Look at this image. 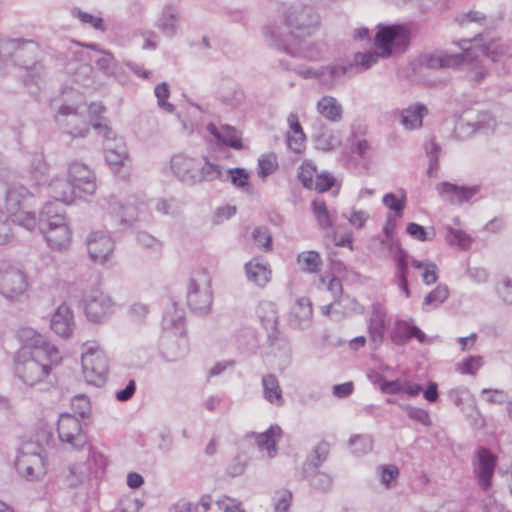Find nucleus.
I'll return each instance as SVG.
<instances>
[{
    "instance_id": "4",
    "label": "nucleus",
    "mask_w": 512,
    "mask_h": 512,
    "mask_svg": "<svg viewBox=\"0 0 512 512\" xmlns=\"http://www.w3.org/2000/svg\"><path fill=\"white\" fill-rule=\"evenodd\" d=\"M284 17L286 24L284 28H266L265 37L269 43L271 31L282 33V39L296 41L298 38L310 36L320 24V17L313 7L305 5L289 7Z\"/></svg>"
},
{
    "instance_id": "29",
    "label": "nucleus",
    "mask_w": 512,
    "mask_h": 512,
    "mask_svg": "<svg viewBox=\"0 0 512 512\" xmlns=\"http://www.w3.org/2000/svg\"><path fill=\"white\" fill-rule=\"evenodd\" d=\"M258 317L269 332L268 338L271 342L278 338V312L276 305L270 301H262L257 308Z\"/></svg>"
},
{
    "instance_id": "32",
    "label": "nucleus",
    "mask_w": 512,
    "mask_h": 512,
    "mask_svg": "<svg viewBox=\"0 0 512 512\" xmlns=\"http://www.w3.org/2000/svg\"><path fill=\"white\" fill-rule=\"evenodd\" d=\"M289 131L286 135V142L289 149L295 153H301L305 147L306 135L302 129L298 115L290 113L287 118Z\"/></svg>"
},
{
    "instance_id": "52",
    "label": "nucleus",
    "mask_w": 512,
    "mask_h": 512,
    "mask_svg": "<svg viewBox=\"0 0 512 512\" xmlns=\"http://www.w3.org/2000/svg\"><path fill=\"white\" fill-rule=\"evenodd\" d=\"M16 461L25 462V465L36 468L38 473H46L45 461L39 452H26L21 450L16 458Z\"/></svg>"
},
{
    "instance_id": "63",
    "label": "nucleus",
    "mask_w": 512,
    "mask_h": 512,
    "mask_svg": "<svg viewBox=\"0 0 512 512\" xmlns=\"http://www.w3.org/2000/svg\"><path fill=\"white\" fill-rule=\"evenodd\" d=\"M400 407L406 411L407 416L413 421H416L424 426L431 425V419L428 411L410 405H400Z\"/></svg>"
},
{
    "instance_id": "44",
    "label": "nucleus",
    "mask_w": 512,
    "mask_h": 512,
    "mask_svg": "<svg viewBox=\"0 0 512 512\" xmlns=\"http://www.w3.org/2000/svg\"><path fill=\"white\" fill-rule=\"evenodd\" d=\"M304 477L309 481L310 486L320 492H328L333 485V478L331 475L318 470H310L304 473Z\"/></svg>"
},
{
    "instance_id": "62",
    "label": "nucleus",
    "mask_w": 512,
    "mask_h": 512,
    "mask_svg": "<svg viewBox=\"0 0 512 512\" xmlns=\"http://www.w3.org/2000/svg\"><path fill=\"white\" fill-rule=\"evenodd\" d=\"M71 408L75 414H78L84 419L88 417L91 412L90 400L85 395H76L71 400Z\"/></svg>"
},
{
    "instance_id": "9",
    "label": "nucleus",
    "mask_w": 512,
    "mask_h": 512,
    "mask_svg": "<svg viewBox=\"0 0 512 512\" xmlns=\"http://www.w3.org/2000/svg\"><path fill=\"white\" fill-rule=\"evenodd\" d=\"M165 339L167 341V355L171 360L184 357L189 351V342L185 334L184 318L181 315L163 318Z\"/></svg>"
},
{
    "instance_id": "60",
    "label": "nucleus",
    "mask_w": 512,
    "mask_h": 512,
    "mask_svg": "<svg viewBox=\"0 0 512 512\" xmlns=\"http://www.w3.org/2000/svg\"><path fill=\"white\" fill-rule=\"evenodd\" d=\"M138 244L155 254H160L162 250V242L147 232H139L137 234Z\"/></svg>"
},
{
    "instance_id": "57",
    "label": "nucleus",
    "mask_w": 512,
    "mask_h": 512,
    "mask_svg": "<svg viewBox=\"0 0 512 512\" xmlns=\"http://www.w3.org/2000/svg\"><path fill=\"white\" fill-rule=\"evenodd\" d=\"M254 243L265 252L272 250V236L266 227H256L252 232Z\"/></svg>"
},
{
    "instance_id": "61",
    "label": "nucleus",
    "mask_w": 512,
    "mask_h": 512,
    "mask_svg": "<svg viewBox=\"0 0 512 512\" xmlns=\"http://www.w3.org/2000/svg\"><path fill=\"white\" fill-rule=\"evenodd\" d=\"M449 296V291L446 286L438 285L424 298L423 305H431L438 307L442 304Z\"/></svg>"
},
{
    "instance_id": "18",
    "label": "nucleus",
    "mask_w": 512,
    "mask_h": 512,
    "mask_svg": "<svg viewBox=\"0 0 512 512\" xmlns=\"http://www.w3.org/2000/svg\"><path fill=\"white\" fill-rule=\"evenodd\" d=\"M84 311L91 322L98 323L114 312V302L110 296L102 292H95L86 300Z\"/></svg>"
},
{
    "instance_id": "15",
    "label": "nucleus",
    "mask_w": 512,
    "mask_h": 512,
    "mask_svg": "<svg viewBox=\"0 0 512 512\" xmlns=\"http://www.w3.org/2000/svg\"><path fill=\"white\" fill-rule=\"evenodd\" d=\"M22 52H28L31 57L38 54L39 46L32 40H25L21 38L17 39H0V59L7 61L12 59L14 64H26V60L23 59Z\"/></svg>"
},
{
    "instance_id": "50",
    "label": "nucleus",
    "mask_w": 512,
    "mask_h": 512,
    "mask_svg": "<svg viewBox=\"0 0 512 512\" xmlns=\"http://www.w3.org/2000/svg\"><path fill=\"white\" fill-rule=\"evenodd\" d=\"M349 445L354 455L361 456L372 450L373 441L368 435H353L349 439Z\"/></svg>"
},
{
    "instance_id": "53",
    "label": "nucleus",
    "mask_w": 512,
    "mask_h": 512,
    "mask_svg": "<svg viewBox=\"0 0 512 512\" xmlns=\"http://www.w3.org/2000/svg\"><path fill=\"white\" fill-rule=\"evenodd\" d=\"M278 168L277 157L274 153L262 155L258 160V176L265 179Z\"/></svg>"
},
{
    "instance_id": "41",
    "label": "nucleus",
    "mask_w": 512,
    "mask_h": 512,
    "mask_svg": "<svg viewBox=\"0 0 512 512\" xmlns=\"http://www.w3.org/2000/svg\"><path fill=\"white\" fill-rule=\"evenodd\" d=\"M449 400L462 412L470 414L475 408L474 396L466 387H456L448 392Z\"/></svg>"
},
{
    "instance_id": "37",
    "label": "nucleus",
    "mask_w": 512,
    "mask_h": 512,
    "mask_svg": "<svg viewBox=\"0 0 512 512\" xmlns=\"http://www.w3.org/2000/svg\"><path fill=\"white\" fill-rule=\"evenodd\" d=\"M246 276L249 281L255 283L259 287L265 286L271 276L268 264L254 258L245 265Z\"/></svg>"
},
{
    "instance_id": "56",
    "label": "nucleus",
    "mask_w": 512,
    "mask_h": 512,
    "mask_svg": "<svg viewBox=\"0 0 512 512\" xmlns=\"http://www.w3.org/2000/svg\"><path fill=\"white\" fill-rule=\"evenodd\" d=\"M447 231V241L449 242V244L457 245L461 249H468L471 246L473 239L465 231L460 229H454L451 227H449Z\"/></svg>"
},
{
    "instance_id": "28",
    "label": "nucleus",
    "mask_w": 512,
    "mask_h": 512,
    "mask_svg": "<svg viewBox=\"0 0 512 512\" xmlns=\"http://www.w3.org/2000/svg\"><path fill=\"white\" fill-rule=\"evenodd\" d=\"M428 115V108L422 103H413L399 111V122L404 129L413 131L423 126V118Z\"/></svg>"
},
{
    "instance_id": "49",
    "label": "nucleus",
    "mask_w": 512,
    "mask_h": 512,
    "mask_svg": "<svg viewBox=\"0 0 512 512\" xmlns=\"http://www.w3.org/2000/svg\"><path fill=\"white\" fill-rule=\"evenodd\" d=\"M71 14L73 17L77 18L81 23L89 25L97 31H106V26L102 17L92 15L88 12H84L79 8H73L71 10Z\"/></svg>"
},
{
    "instance_id": "39",
    "label": "nucleus",
    "mask_w": 512,
    "mask_h": 512,
    "mask_svg": "<svg viewBox=\"0 0 512 512\" xmlns=\"http://www.w3.org/2000/svg\"><path fill=\"white\" fill-rule=\"evenodd\" d=\"M317 111L331 122H339L343 117V108L333 96H323L317 102Z\"/></svg>"
},
{
    "instance_id": "47",
    "label": "nucleus",
    "mask_w": 512,
    "mask_h": 512,
    "mask_svg": "<svg viewBox=\"0 0 512 512\" xmlns=\"http://www.w3.org/2000/svg\"><path fill=\"white\" fill-rule=\"evenodd\" d=\"M392 254L395 262V273L396 279L408 278L410 256L403 248H397Z\"/></svg>"
},
{
    "instance_id": "58",
    "label": "nucleus",
    "mask_w": 512,
    "mask_h": 512,
    "mask_svg": "<svg viewBox=\"0 0 512 512\" xmlns=\"http://www.w3.org/2000/svg\"><path fill=\"white\" fill-rule=\"evenodd\" d=\"M227 178H230L231 183L244 191L250 189L249 175L243 168H232L228 170Z\"/></svg>"
},
{
    "instance_id": "14",
    "label": "nucleus",
    "mask_w": 512,
    "mask_h": 512,
    "mask_svg": "<svg viewBox=\"0 0 512 512\" xmlns=\"http://www.w3.org/2000/svg\"><path fill=\"white\" fill-rule=\"evenodd\" d=\"M200 160L185 153H178L171 157L170 170L180 182L194 186L197 184Z\"/></svg>"
},
{
    "instance_id": "36",
    "label": "nucleus",
    "mask_w": 512,
    "mask_h": 512,
    "mask_svg": "<svg viewBox=\"0 0 512 512\" xmlns=\"http://www.w3.org/2000/svg\"><path fill=\"white\" fill-rule=\"evenodd\" d=\"M23 59L26 60V64H16L21 69L24 70V74L21 76L23 77L24 84L26 86L30 84L39 85L42 75L44 74V66L40 63L35 61V58L37 54L33 57L32 60H30L31 55L28 52H22Z\"/></svg>"
},
{
    "instance_id": "17",
    "label": "nucleus",
    "mask_w": 512,
    "mask_h": 512,
    "mask_svg": "<svg viewBox=\"0 0 512 512\" xmlns=\"http://www.w3.org/2000/svg\"><path fill=\"white\" fill-rule=\"evenodd\" d=\"M87 249L94 262L104 264L113 253L114 242L105 231H93L87 237Z\"/></svg>"
},
{
    "instance_id": "20",
    "label": "nucleus",
    "mask_w": 512,
    "mask_h": 512,
    "mask_svg": "<svg viewBox=\"0 0 512 512\" xmlns=\"http://www.w3.org/2000/svg\"><path fill=\"white\" fill-rule=\"evenodd\" d=\"M69 179L76 190L92 195L96 190L95 173L84 163L73 161L68 169Z\"/></svg>"
},
{
    "instance_id": "26",
    "label": "nucleus",
    "mask_w": 512,
    "mask_h": 512,
    "mask_svg": "<svg viewBox=\"0 0 512 512\" xmlns=\"http://www.w3.org/2000/svg\"><path fill=\"white\" fill-rule=\"evenodd\" d=\"M74 317L70 307L63 303L61 304L51 318V329L62 338H69L74 330Z\"/></svg>"
},
{
    "instance_id": "38",
    "label": "nucleus",
    "mask_w": 512,
    "mask_h": 512,
    "mask_svg": "<svg viewBox=\"0 0 512 512\" xmlns=\"http://www.w3.org/2000/svg\"><path fill=\"white\" fill-rule=\"evenodd\" d=\"M218 98L226 105L236 107L244 100V94L232 80H223L217 90Z\"/></svg>"
},
{
    "instance_id": "6",
    "label": "nucleus",
    "mask_w": 512,
    "mask_h": 512,
    "mask_svg": "<svg viewBox=\"0 0 512 512\" xmlns=\"http://www.w3.org/2000/svg\"><path fill=\"white\" fill-rule=\"evenodd\" d=\"M32 194L29 190L19 184H11L6 191V208L11 214V221L28 231H33L37 225V219L34 213L21 210L24 203Z\"/></svg>"
},
{
    "instance_id": "33",
    "label": "nucleus",
    "mask_w": 512,
    "mask_h": 512,
    "mask_svg": "<svg viewBox=\"0 0 512 512\" xmlns=\"http://www.w3.org/2000/svg\"><path fill=\"white\" fill-rule=\"evenodd\" d=\"M313 315L312 303L309 298H299L290 313V324L296 328H305L309 325Z\"/></svg>"
},
{
    "instance_id": "40",
    "label": "nucleus",
    "mask_w": 512,
    "mask_h": 512,
    "mask_svg": "<svg viewBox=\"0 0 512 512\" xmlns=\"http://www.w3.org/2000/svg\"><path fill=\"white\" fill-rule=\"evenodd\" d=\"M262 387L264 398L271 404L282 406L284 399L279 381L273 374H267L262 377Z\"/></svg>"
},
{
    "instance_id": "30",
    "label": "nucleus",
    "mask_w": 512,
    "mask_h": 512,
    "mask_svg": "<svg viewBox=\"0 0 512 512\" xmlns=\"http://www.w3.org/2000/svg\"><path fill=\"white\" fill-rule=\"evenodd\" d=\"M47 189L49 194L55 199L53 203L60 205L62 211H64L63 203L73 202L76 194V189L70 179L67 181L55 178L48 184Z\"/></svg>"
},
{
    "instance_id": "21",
    "label": "nucleus",
    "mask_w": 512,
    "mask_h": 512,
    "mask_svg": "<svg viewBox=\"0 0 512 512\" xmlns=\"http://www.w3.org/2000/svg\"><path fill=\"white\" fill-rule=\"evenodd\" d=\"M439 196L450 204H463L472 199L478 192L479 186H460L448 181L438 183L435 187Z\"/></svg>"
},
{
    "instance_id": "35",
    "label": "nucleus",
    "mask_w": 512,
    "mask_h": 512,
    "mask_svg": "<svg viewBox=\"0 0 512 512\" xmlns=\"http://www.w3.org/2000/svg\"><path fill=\"white\" fill-rule=\"evenodd\" d=\"M206 129L219 143L225 144L234 149L242 148L241 139L234 127L222 125L219 128L214 123H209L206 126Z\"/></svg>"
},
{
    "instance_id": "16",
    "label": "nucleus",
    "mask_w": 512,
    "mask_h": 512,
    "mask_svg": "<svg viewBox=\"0 0 512 512\" xmlns=\"http://www.w3.org/2000/svg\"><path fill=\"white\" fill-rule=\"evenodd\" d=\"M472 40H462L461 49L463 53L464 61L460 64L466 72V77L469 82L476 85L481 83L488 75L487 69L479 60V54L476 49L467 47L465 44L471 43Z\"/></svg>"
},
{
    "instance_id": "23",
    "label": "nucleus",
    "mask_w": 512,
    "mask_h": 512,
    "mask_svg": "<svg viewBox=\"0 0 512 512\" xmlns=\"http://www.w3.org/2000/svg\"><path fill=\"white\" fill-rule=\"evenodd\" d=\"M387 327V310L381 303H373L368 319V334L375 347L380 346L385 337Z\"/></svg>"
},
{
    "instance_id": "31",
    "label": "nucleus",
    "mask_w": 512,
    "mask_h": 512,
    "mask_svg": "<svg viewBox=\"0 0 512 512\" xmlns=\"http://www.w3.org/2000/svg\"><path fill=\"white\" fill-rule=\"evenodd\" d=\"M111 218L115 221L119 230H124L132 226L133 222L137 220L138 209L133 204L126 206L119 202H112L110 204Z\"/></svg>"
},
{
    "instance_id": "3",
    "label": "nucleus",
    "mask_w": 512,
    "mask_h": 512,
    "mask_svg": "<svg viewBox=\"0 0 512 512\" xmlns=\"http://www.w3.org/2000/svg\"><path fill=\"white\" fill-rule=\"evenodd\" d=\"M415 29L414 22L377 24L374 45L380 51L381 58L405 53L411 45Z\"/></svg>"
},
{
    "instance_id": "24",
    "label": "nucleus",
    "mask_w": 512,
    "mask_h": 512,
    "mask_svg": "<svg viewBox=\"0 0 512 512\" xmlns=\"http://www.w3.org/2000/svg\"><path fill=\"white\" fill-rule=\"evenodd\" d=\"M180 22V9L174 4H167L156 21V27L164 36L173 38L178 32Z\"/></svg>"
},
{
    "instance_id": "11",
    "label": "nucleus",
    "mask_w": 512,
    "mask_h": 512,
    "mask_svg": "<svg viewBox=\"0 0 512 512\" xmlns=\"http://www.w3.org/2000/svg\"><path fill=\"white\" fill-rule=\"evenodd\" d=\"M306 37L296 41L282 39V33L270 32V45L293 57H301L311 61L319 60L323 55V49L318 43L306 41Z\"/></svg>"
},
{
    "instance_id": "45",
    "label": "nucleus",
    "mask_w": 512,
    "mask_h": 512,
    "mask_svg": "<svg viewBox=\"0 0 512 512\" xmlns=\"http://www.w3.org/2000/svg\"><path fill=\"white\" fill-rule=\"evenodd\" d=\"M216 179H223L221 167L204 157L203 160H200L197 184L203 181H214Z\"/></svg>"
},
{
    "instance_id": "34",
    "label": "nucleus",
    "mask_w": 512,
    "mask_h": 512,
    "mask_svg": "<svg viewBox=\"0 0 512 512\" xmlns=\"http://www.w3.org/2000/svg\"><path fill=\"white\" fill-rule=\"evenodd\" d=\"M255 437L257 447L266 450L268 457L273 458L277 454L276 443L282 436V429L278 425H271L265 432L252 433Z\"/></svg>"
},
{
    "instance_id": "51",
    "label": "nucleus",
    "mask_w": 512,
    "mask_h": 512,
    "mask_svg": "<svg viewBox=\"0 0 512 512\" xmlns=\"http://www.w3.org/2000/svg\"><path fill=\"white\" fill-rule=\"evenodd\" d=\"M497 297L505 305H512V278L504 276L494 285Z\"/></svg>"
},
{
    "instance_id": "25",
    "label": "nucleus",
    "mask_w": 512,
    "mask_h": 512,
    "mask_svg": "<svg viewBox=\"0 0 512 512\" xmlns=\"http://www.w3.org/2000/svg\"><path fill=\"white\" fill-rule=\"evenodd\" d=\"M352 68V64L345 65L341 63L320 66L319 85L328 90L334 89L344 83L346 74Z\"/></svg>"
},
{
    "instance_id": "43",
    "label": "nucleus",
    "mask_w": 512,
    "mask_h": 512,
    "mask_svg": "<svg viewBox=\"0 0 512 512\" xmlns=\"http://www.w3.org/2000/svg\"><path fill=\"white\" fill-rule=\"evenodd\" d=\"M330 452V445L326 441L319 442L313 449L311 457L303 465V473L310 470H317L327 459Z\"/></svg>"
},
{
    "instance_id": "2",
    "label": "nucleus",
    "mask_w": 512,
    "mask_h": 512,
    "mask_svg": "<svg viewBox=\"0 0 512 512\" xmlns=\"http://www.w3.org/2000/svg\"><path fill=\"white\" fill-rule=\"evenodd\" d=\"M36 227L44 235L51 249L63 251L70 246L72 233L65 211H62L60 205L46 203L39 214Z\"/></svg>"
},
{
    "instance_id": "59",
    "label": "nucleus",
    "mask_w": 512,
    "mask_h": 512,
    "mask_svg": "<svg viewBox=\"0 0 512 512\" xmlns=\"http://www.w3.org/2000/svg\"><path fill=\"white\" fill-rule=\"evenodd\" d=\"M274 512H288L292 502V493L287 489H280L273 496Z\"/></svg>"
},
{
    "instance_id": "48",
    "label": "nucleus",
    "mask_w": 512,
    "mask_h": 512,
    "mask_svg": "<svg viewBox=\"0 0 512 512\" xmlns=\"http://www.w3.org/2000/svg\"><path fill=\"white\" fill-rule=\"evenodd\" d=\"M341 144V139L331 130H324L315 138L316 148L322 151H331Z\"/></svg>"
},
{
    "instance_id": "1",
    "label": "nucleus",
    "mask_w": 512,
    "mask_h": 512,
    "mask_svg": "<svg viewBox=\"0 0 512 512\" xmlns=\"http://www.w3.org/2000/svg\"><path fill=\"white\" fill-rule=\"evenodd\" d=\"M26 344L16 354L15 374L28 386L50 385L51 373L61 362L58 348L33 329L22 331Z\"/></svg>"
},
{
    "instance_id": "10",
    "label": "nucleus",
    "mask_w": 512,
    "mask_h": 512,
    "mask_svg": "<svg viewBox=\"0 0 512 512\" xmlns=\"http://www.w3.org/2000/svg\"><path fill=\"white\" fill-rule=\"evenodd\" d=\"M57 433L60 442L66 449L80 451L88 445V436L82 421L70 413L60 415Z\"/></svg>"
},
{
    "instance_id": "27",
    "label": "nucleus",
    "mask_w": 512,
    "mask_h": 512,
    "mask_svg": "<svg viewBox=\"0 0 512 512\" xmlns=\"http://www.w3.org/2000/svg\"><path fill=\"white\" fill-rule=\"evenodd\" d=\"M463 61V55L449 54L444 51L426 53L421 57V64L428 69L456 68Z\"/></svg>"
},
{
    "instance_id": "22",
    "label": "nucleus",
    "mask_w": 512,
    "mask_h": 512,
    "mask_svg": "<svg viewBox=\"0 0 512 512\" xmlns=\"http://www.w3.org/2000/svg\"><path fill=\"white\" fill-rule=\"evenodd\" d=\"M476 456L477 461L474 462V471L480 487L486 491L491 486L497 458L485 447H480L477 450Z\"/></svg>"
},
{
    "instance_id": "13",
    "label": "nucleus",
    "mask_w": 512,
    "mask_h": 512,
    "mask_svg": "<svg viewBox=\"0 0 512 512\" xmlns=\"http://www.w3.org/2000/svg\"><path fill=\"white\" fill-rule=\"evenodd\" d=\"M55 119L64 131L72 137H85L89 132L86 117L79 111L78 106L61 105Z\"/></svg>"
},
{
    "instance_id": "64",
    "label": "nucleus",
    "mask_w": 512,
    "mask_h": 512,
    "mask_svg": "<svg viewBox=\"0 0 512 512\" xmlns=\"http://www.w3.org/2000/svg\"><path fill=\"white\" fill-rule=\"evenodd\" d=\"M481 366V356H469L457 365V370L461 374L475 375L476 372L481 368Z\"/></svg>"
},
{
    "instance_id": "8",
    "label": "nucleus",
    "mask_w": 512,
    "mask_h": 512,
    "mask_svg": "<svg viewBox=\"0 0 512 512\" xmlns=\"http://www.w3.org/2000/svg\"><path fill=\"white\" fill-rule=\"evenodd\" d=\"M213 302L211 280L205 271H198L192 275L187 289V303L190 309L198 314L210 311Z\"/></svg>"
},
{
    "instance_id": "19",
    "label": "nucleus",
    "mask_w": 512,
    "mask_h": 512,
    "mask_svg": "<svg viewBox=\"0 0 512 512\" xmlns=\"http://www.w3.org/2000/svg\"><path fill=\"white\" fill-rule=\"evenodd\" d=\"M389 338L396 346H404L415 338L420 343L427 341L426 334L413 321L397 319L389 333Z\"/></svg>"
},
{
    "instance_id": "46",
    "label": "nucleus",
    "mask_w": 512,
    "mask_h": 512,
    "mask_svg": "<svg viewBox=\"0 0 512 512\" xmlns=\"http://www.w3.org/2000/svg\"><path fill=\"white\" fill-rule=\"evenodd\" d=\"M297 262L301 270L308 273H316L322 265L320 254L316 251H305L298 255Z\"/></svg>"
},
{
    "instance_id": "7",
    "label": "nucleus",
    "mask_w": 512,
    "mask_h": 512,
    "mask_svg": "<svg viewBox=\"0 0 512 512\" xmlns=\"http://www.w3.org/2000/svg\"><path fill=\"white\" fill-rule=\"evenodd\" d=\"M84 349L81 357L83 375L87 383L102 386L109 372L108 358L98 346L85 344Z\"/></svg>"
},
{
    "instance_id": "5",
    "label": "nucleus",
    "mask_w": 512,
    "mask_h": 512,
    "mask_svg": "<svg viewBox=\"0 0 512 512\" xmlns=\"http://www.w3.org/2000/svg\"><path fill=\"white\" fill-rule=\"evenodd\" d=\"M92 127L99 135L105 139L104 150L105 159L115 174L121 178H125L127 171L121 173V169L125 167V161L128 159V151L122 138L116 137L114 131L102 122L92 123Z\"/></svg>"
},
{
    "instance_id": "12",
    "label": "nucleus",
    "mask_w": 512,
    "mask_h": 512,
    "mask_svg": "<svg viewBox=\"0 0 512 512\" xmlns=\"http://www.w3.org/2000/svg\"><path fill=\"white\" fill-rule=\"evenodd\" d=\"M29 287L27 275L20 269L0 264V294L9 301H21Z\"/></svg>"
},
{
    "instance_id": "55",
    "label": "nucleus",
    "mask_w": 512,
    "mask_h": 512,
    "mask_svg": "<svg viewBox=\"0 0 512 512\" xmlns=\"http://www.w3.org/2000/svg\"><path fill=\"white\" fill-rule=\"evenodd\" d=\"M96 67L105 75L111 76L116 73L117 61L108 51H101V55L95 60Z\"/></svg>"
},
{
    "instance_id": "42",
    "label": "nucleus",
    "mask_w": 512,
    "mask_h": 512,
    "mask_svg": "<svg viewBox=\"0 0 512 512\" xmlns=\"http://www.w3.org/2000/svg\"><path fill=\"white\" fill-rule=\"evenodd\" d=\"M480 53L493 62H500L505 58L512 57V46L500 41H491L487 46L480 49Z\"/></svg>"
},
{
    "instance_id": "54",
    "label": "nucleus",
    "mask_w": 512,
    "mask_h": 512,
    "mask_svg": "<svg viewBox=\"0 0 512 512\" xmlns=\"http://www.w3.org/2000/svg\"><path fill=\"white\" fill-rule=\"evenodd\" d=\"M312 210L322 229H328L332 226L326 203L323 200H314L312 202Z\"/></svg>"
}]
</instances>
